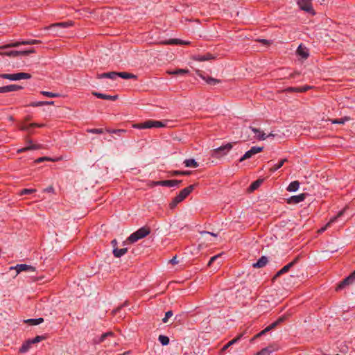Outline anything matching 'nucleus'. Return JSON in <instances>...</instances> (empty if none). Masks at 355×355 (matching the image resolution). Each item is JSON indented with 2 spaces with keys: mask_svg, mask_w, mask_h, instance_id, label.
Wrapping results in <instances>:
<instances>
[{
  "mask_svg": "<svg viewBox=\"0 0 355 355\" xmlns=\"http://www.w3.org/2000/svg\"><path fill=\"white\" fill-rule=\"evenodd\" d=\"M287 272H288L287 268H286L285 266H284L281 270H279L275 275V276L272 278V282H274L275 281V279L280 277L281 275L286 273Z\"/></svg>",
  "mask_w": 355,
  "mask_h": 355,
  "instance_id": "41",
  "label": "nucleus"
},
{
  "mask_svg": "<svg viewBox=\"0 0 355 355\" xmlns=\"http://www.w3.org/2000/svg\"><path fill=\"white\" fill-rule=\"evenodd\" d=\"M32 345L30 339L26 340L25 343H23L21 347L19 349V353H25L28 351V349L31 347V345Z\"/></svg>",
  "mask_w": 355,
  "mask_h": 355,
  "instance_id": "36",
  "label": "nucleus"
},
{
  "mask_svg": "<svg viewBox=\"0 0 355 355\" xmlns=\"http://www.w3.org/2000/svg\"><path fill=\"white\" fill-rule=\"evenodd\" d=\"M4 91L5 93L21 90L23 89L22 86L18 85H10L4 86Z\"/></svg>",
  "mask_w": 355,
  "mask_h": 355,
  "instance_id": "31",
  "label": "nucleus"
},
{
  "mask_svg": "<svg viewBox=\"0 0 355 355\" xmlns=\"http://www.w3.org/2000/svg\"><path fill=\"white\" fill-rule=\"evenodd\" d=\"M268 262V259L266 256L260 257L256 263L252 264V267L260 268L264 267Z\"/></svg>",
  "mask_w": 355,
  "mask_h": 355,
  "instance_id": "19",
  "label": "nucleus"
},
{
  "mask_svg": "<svg viewBox=\"0 0 355 355\" xmlns=\"http://www.w3.org/2000/svg\"><path fill=\"white\" fill-rule=\"evenodd\" d=\"M45 125L43 123H32L28 125H21L19 126V130L22 131H29V129L32 128H42Z\"/></svg>",
  "mask_w": 355,
  "mask_h": 355,
  "instance_id": "21",
  "label": "nucleus"
},
{
  "mask_svg": "<svg viewBox=\"0 0 355 355\" xmlns=\"http://www.w3.org/2000/svg\"><path fill=\"white\" fill-rule=\"evenodd\" d=\"M3 49H0V55H7L9 57L28 56L31 53H35L33 48L26 51H2Z\"/></svg>",
  "mask_w": 355,
  "mask_h": 355,
  "instance_id": "5",
  "label": "nucleus"
},
{
  "mask_svg": "<svg viewBox=\"0 0 355 355\" xmlns=\"http://www.w3.org/2000/svg\"><path fill=\"white\" fill-rule=\"evenodd\" d=\"M351 120V118L349 116H344L340 119H329L331 123L333 124H344L346 121H349Z\"/></svg>",
  "mask_w": 355,
  "mask_h": 355,
  "instance_id": "33",
  "label": "nucleus"
},
{
  "mask_svg": "<svg viewBox=\"0 0 355 355\" xmlns=\"http://www.w3.org/2000/svg\"><path fill=\"white\" fill-rule=\"evenodd\" d=\"M42 105H44V103H42V101L32 102L28 105V106H31V107H38V106H42Z\"/></svg>",
  "mask_w": 355,
  "mask_h": 355,
  "instance_id": "51",
  "label": "nucleus"
},
{
  "mask_svg": "<svg viewBox=\"0 0 355 355\" xmlns=\"http://www.w3.org/2000/svg\"><path fill=\"white\" fill-rule=\"evenodd\" d=\"M277 323L276 321H275L274 322H272V324H270V325H268L266 328H267V330L270 331L273 329H275L277 326Z\"/></svg>",
  "mask_w": 355,
  "mask_h": 355,
  "instance_id": "52",
  "label": "nucleus"
},
{
  "mask_svg": "<svg viewBox=\"0 0 355 355\" xmlns=\"http://www.w3.org/2000/svg\"><path fill=\"white\" fill-rule=\"evenodd\" d=\"M116 77H120L123 79H130V78L137 79V76L136 75L131 73L125 72V71L116 72Z\"/></svg>",
  "mask_w": 355,
  "mask_h": 355,
  "instance_id": "27",
  "label": "nucleus"
},
{
  "mask_svg": "<svg viewBox=\"0 0 355 355\" xmlns=\"http://www.w3.org/2000/svg\"><path fill=\"white\" fill-rule=\"evenodd\" d=\"M297 3L302 10L310 13L312 15H315V12L312 6L311 0H297Z\"/></svg>",
  "mask_w": 355,
  "mask_h": 355,
  "instance_id": "7",
  "label": "nucleus"
},
{
  "mask_svg": "<svg viewBox=\"0 0 355 355\" xmlns=\"http://www.w3.org/2000/svg\"><path fill=\"white\" fill-rule=\"evenodd\" d=\"M46 338V336H37L33 339H30L32 344L37 343L43 340H45Z\"/></svg>",
  "mask_w": 355,
  "mask_h": 355,
  "instance_id": "47",
  "label": "nucleus"
},
{
  "mask_svg": "<svg viewBox=\"0 0 355 355\" xmlns=\"http://www.w3.org/2000/svg\"><path fill=\"white\" fill-rule=\"evenodd\" d=\"M96 78L98 79L107 78H110V79L114 80V79H116V71H110V72H107V73H98L96 76Z\"/></svg>",
  "mask_w": 355,
  "mask_h": 355,
  "instance_id": "24",
  "label": "nucleus"
},
{
  "mask_svg": "<svg viewBox=\"0 0 355 355\" xmlns=\"http://www.w3.org/2000/svg\"><path fill=\"white\" fill-rule=\"evenodd\" d=\"M241 336H239L234 339H232V340H230V342H228L226 345H225L223 348L221 349V351H225L226 350L228 347H230L231 345H232L233 344L236 343L241 338Z\"/></svg>",
  "mask_w": 355,
  "mask_h": 355,
  "instance_id": "42",
  "label": "nucleus"
},
{
  "mask_svg": "<svg viewBox=\"0 0 355 355\" xmlns=\"http://www.w3.org/2000/svg\"><path fill=\"white\" fill-rule=\"evenodd\" d=\"M87 132L88 133H92V134H103L104 132V130L103 128H92V129H87Z\"/></svg>",
  "mask_w": 355,
  "mask_h": 355,
  "instance_id": "48",
  "label": "nucleus"
},
{
  "mask_svg": "<svg viewBox=\"0 0 355 355\" xmlns=\"http://www.w3.org/2000/svg\"><path fill=\"white\" fill-rule=\"evenodd\" d=\"M355 281V270L347 277L343 279L336 286V291H338L345 288L347 286L352 284Z\"/></svg>",
  "mask_w": 355,
  "mask_h": 355,
  "instance_id": "8",
  "label": "nucleus"
},
{
  "mask_svg": "<svg viewBox=\"0 0 355 355\" xmlns=\"http://www.w3.org/2000/svg\"><path fill=\"white\" fill-rule=\"evenodd\" d=\"M44 191L47 192H53L54 191V189L52 186H50L48 188H46Z\"/></svg>",
  "mask_w": 355,
  "mask_h": 355,
  "instance_id": "64",
  "label": "nucleus"
},
{
  "mask_svg": "<svg viewBox=\"0 0 355 355\" xmlns=\"http://www.w3.org/2000/svg\"><path fill=\"white\" fill-rule=\"evenodd\" d=\"M189 71L188 69H178L174 71H167V73L171 75H184L189 73Z\"/></svg>",
  "mask_w": 355,
  "mask_h": 355,
  "instance_id": "38",
  "label": "nucleus"
},
{
  "mask_svg": "<svg viewBox=\"0 0 355 355\" xmlns=\"http://www.w3.org/2000/svg\"><path fill=\"white\" fill-rule=\"evenodd\" d=\"M111 245L113 248V249H114V247H117V241L116 239H114L111 241Z\"/></svg>",
  "mask_w": 355,
  "mask_h": 355,
  "instance_id": "63",
  "label": "nucleus"
},
{
  "mask_svg": "<svg viewBox=\"0 0 355 355\" xmlns=\"http://www.w3.org/2000/svg\"><path fill=\"white\" fill-rule=\"evenodd\" d=\"M105 131L108 133L116 134L119 136H121L122 133H125L127 132L126 130L124 129H105Z\"/></svg>",
  "mask_w": 355,
  "mask_h": 355,
  "instance_id": "39",
  "label": "nucleus"
},
{
  "mask_svg": "<svg viewBox=\"0 0 355 355\" xmlns=\"http://www.w3.org/2000/svg\"><path fill=\"white\" fill-rule=\"evenodd\" d=\"M44 322V319L42 318H32V319H27L26 320H24V322L25 323H27L30 325H37V324H40V323L43 322Z\"/></svg>",
  "mask_w": 355,
  "mask_h": 355,
  "instance_id": "35",
  "label": "nucleus"
},
{
  "mask_svg": "<svg viewBox=\"0 0 355 355\" xmlns=\"http://www.w3.org/2000/svg\"><path fill=\"white\" fill-rule=\"evenodd\" d=\"M249 128L255 134V139L258 140H265L267 138L266 133L260 129L252 126H250Z\"/></svg>",
  "mask_w": 355,
  "mask_h": 355,
  "instance_id": "15",
  "label": "nucleus"
},
{
  "mask_svg": "<svg viewBox=\"0 0 355 355\" xmlns=\"http://www.w3.org/2000/svg\"><path fill=\"white\" fill-rule=\"evenodd\" d=\"M159 182H160V181H152V182H150V183L148 185L150 187L160 186V184H158Z\"/></svg>",
  "mask_w": 355,
  "mask_h": 355,
  "instance_id": "58",
  "label": "nucleus"
},
{
  "mask_svg": "<svg viewBox=\"0 0 355 355\" xmlns=\"http://www.w3.org/2000/svg\"><path fill=\"white\" fill-rule=\"evenodd\" d=\"M182 182V180H162L158 184H160V186L171 187L178 186L179 184H180Z\"/></svg>",
  "mask_w": 355,
  "mask_h": 355,
  "instance_id": "17",
  "label": "nucleus"
},
{
  "mask_svg": "<svg viewBox=\"0 0 355 355\" xmlns=\"http://www.w3.org/2000/svg\"><path fill=\"white\" fill-rule=\"evenodd\" d=\"M306 193H300L297 196H293L287 200L288 204H297L304 201L306 197Z\"/></svg>",
  "mask_w": 355,
  "mask_h": 355,
  "instance_id": "12",
  "label": "nucleus"
},
{
  "mask_svg": "<svg viewBox=\"0 0 355 355\" xmlns=\"http://www.w3.org/2000/svg\"><path fill=\"white\" fill-rule=\"evenodd\" d=\"M286 320V317L285 316H281L279 317L277 320V324L279 325V324H281L282 322H283L284 320Z\"/></svg>",
  "mask_w": 355,
  "mask_h": 355,
  "instance_id": "57",
  "label": "nucleus"
},
{
  "mask_svg": "<svg viewBox=\"0 0 355 355\" xmlns=\"http://www.w3.org/2000/svg\"><path fill=\"white\" fill-rule=\"evenodd\" d=\"M233 145L231 143H227L225 145L221 146L213 150L211 156L218 158L221 156L225 155L232 148Z\"/></svg>",
  "mask_w": 355,
  "mask_h": 355,
  "instance_id": "6",
  "label": "nucleus"
},
{
  "mask_svg": "<svg viewBox=\"0 0 355 355\" xmlns=\"http://www.w3.org/2000/svg\"><path fill=\"white\" fill-rule=\"evenodd\" d=\"M295 265L293 264V263L292 262H290L288 263L287 265L284 266L286 268H287L288 270L289 271V270L293 268Z\"/></svg>",
  "mask_w": 355,
  "mask_h": 355,
  "instance_id": "61",
  "label": "nucleus"
},
{
  "mask_svg": "<svg viewBox=\"0 0 355 355\" xmlns=\"http://www.w3.org/2000/svg\"><path fill=\"white\" fill-rule=\"evenodd\" d=\"M288 160L286 158H284L281 159L277 164H274L270 169V172L273 173L278 169H279L286 162H288Z\"/></svg>",
  "mask_w": 355,
  "mask_h": 355,
  "instance_id": "29",
  "label": "nucleus"
},
{
  "mask_svg": "<svg viewBox=\"0 0 355 355\" xmlns=\"http://www.w3.org/2000/svg\"><path fill=\"white\" fill-rule=\"evenodd\" d=\"M300 259V256H297L291 262L293 263L294 265H295Z\"/></svg>",
  "mask_w": 355,
  "mask_h": 355,
  "instance_id": "59",
  "label": "nucleus"
},
{
  "mask_svg": "<svg viewBox=\"0 0 355 355\" xmlns=\"http://www.w3.org/2000/svg\"><path fill=\"white\" fill-rule=\"evenodd\" d=\"M215 58L216 57L210 53H207L205 55H197L193 57V60L199 62L207 61Z\"/></svg>",
  "mask_w": 355,
  "mask_h": 355,
  "instance_id": "14",
  "label": "nucleus"
},
{
  "mask_svg": "<svg viewBox=\"0 0 355 355\" xmlns=\"http://www.w3.org/2000/svg\"><path fill=\"white\" fill-rule=\"evenodd\" d=\"M196 186H198V184H193L182 189L179 194L173 198L172 201L170 202V208L171 209H174L178 205V204L183 201L193 191Z\"/></svg>",
  "mask_w": 355,
  "mask_h": 355,
  "instance_id": "1",
  "label": "nucleus"
},
{
  "mask_svg": "<svg viewBox=\"0 0 355 355\" xmlns=\"http://www.w3.org/2000/svg\"><path fill=\"white\" fill-rule=\"evenodd\" d=\"M173 311H168L167 312H166L165 313V316L168 318H171L172 315H173Z\"/></svg>",
  "mask_w": 355,
  "mask_h": 355,
  "instance_id": "62",
  "label": "nucleus"
},
{
  "mask_svg": "<svg viewBox=\"0 0 355 355\" xmlns=\"http://www.w3.org/2000/svg\"><path fill=\"white\" fill-rule=\"evenodd\" d=\"M267 328L266 327L263 330L260 331L259 334L254 336V339L260 337L262 335H264L266 332H268Z\"/></svg>",
  "mask_w": 355,
  "mask_h": 355,
  "instance_id": "53",
  "label": "nucleus"
},
{
  "mask_svg": "<svg viewBox=\"0 0 355 355\" xmlns=\"http://www.w3.org/2000/svg\"><path fill=\"white\" fill-rule=\"evenodd\" d=\"M150 233V228L148 226H144L138 229L136 232L131 234L125 241H123V245H125L127 242L133 243L137 241L145 238Z\"/></svg>",
  "mask_w": 355,
  "mask_h": 355,
  "instance_id": "2",
  "label": "nucleus"
},
{
  "mask_svg": "<svg viewBox=\"0 0 355 355\" xmlns=\"http://www.w3.org/2000/svg\"><path fill=\"white\" fill-rule=\"evenodd\" d=\"M259 42L266 45H268L270 44V42L268 40H265V39H261L259 40Z\"/></svg>",
  "mask_w": 355,
  "mask_h": 355,
  "instance_id": "60",
  "label": "nucleus"
},
{
  "mask_svg": "<svg viewBox=\"0 0 355 355\" xmlns=\"http://www.w3.org/2000/svg\"><path fill=\"white\" fill-rule=\"evenodd\" d=\"M127 304H128V302L126 301L123 304H121V306H119L117 308L113 309L112 311V313L113 315H116L122 309V307L126 306Z\"/></svg>",
  "mask_w": 355,
  "mask_h": 355,
  "instance_id": "49",
  "label": "nucleus"
},
{
  "mask_svg": "<svg viewBox=\"0 0 355 355\" xmlns=\"http://www.w3.org/2000/svg\"><path fill=\"white\" fill-rule=\"evenodd\" d=\"M311 88V86L305 85L303 87H298V92H305Z\"/></svg>",
  "mask_w": 355,
  "mask_h": 355,
  "instance_id": "50",
  "label": "nucleus"
},
{
  "mask_svg": "<svg viewBox=\"0 0 355 355\" xmlns=\"http://www.w3.org/2000/svg\"><path fill=\"white\" fill-rule=\"evenodd\" d=\"M263 179H258L256 181L253 182L250 186L249 187V191H253L256 189H257L263 183Z\"/></svg>",
  "mask_w": 355,
  "mask_h": 355,
  "instance_id": "34",
  "label": "nucleus"
},
{
  "mask_svg": "<svg viewBox=\"0 0 355 355\" xmlns=\"http://www.w3.org/2000/svg\"><path fill=\"white\" fill-rule=\"evenodd\" d=\"M158 340L162 343V345L165 346L169 343V338L164 335H159Z\"/></svg>",
  "mask_w": 355,
  "mask_h": 355,
  "instance_id": "43",
  "label": "nucleus"
},
{
  "mask_svg": "<svg viewBox=\"0 0 355 355\" xmlns=\"http://www.w3.org/2000/svg\"><path fill=\"white\" fill-rule=\"evenodd\" d=\"M10 269H15L17 271V274H19L22 271L33 272L35 270V267L27 264H17L15 267H10Z\"/></svg>",
  "mask_w": 355,
  "mask_h": 355,
  "instance_id": "11",
  "label": "nucleus"
},
{
  "mask_svg": "<svg viewBox=\"0 0 355 355\" xmlns=\"http://www.w3.org/2000/svg\"><path fill=\"white\" fill-rule=\"evenodd\" d=\"M170 173L173 176L189 175L191 173V171H172L170 172Z\"/></svg>",
  "mask_w": 355,
  "mask_h": 355,
  "instance_id": "40",
  "label": "nucleus"
},
{
  "mask_svg": "<svg viewBox=\"0 0 355 355\" xmlns=\"http://www.w3.org/2000/svg\"><path fill=\"white\" fill-rule=\"evenodd\" d=\"M297 53L303 59L308 58L309 55L308 49L302 44L298 46Z\"/></svg>",
  "mask_w": 355,
  "mask_h": 355,
  "instance_id": "20",
  "label": "nucleus"
},
{
  "mask_svg": "<svg viewBox=\"0 0 355 355\" xmlns=\"http://www.w3.org/2000/svg\"><path fill=\"white\" fill-rule=\"evenodd\" d=\"M186 167L197 168L199 165L194 159H188L184 161Z\"/></svg>",
  "mask_w": 355,
  "mask_h": 355,
  "instance_id": "37",
  "label": "nucleus"
},
{
  "mask_svg": "<svg viewBox=\"0 0 355 355\" xmlns=\"http://www.w3.org/2000/svg\"><path fill=\"white\" fill-rule=\"evenodd\" d=\"M286 90L289 92H298V87H288Z\"/></svg>",
  "mask_w": 355,
  "mask_h": 355,
  "instance_id": "55",
  "label": "nucleus"
},
{
  "mask_svg": "<svg viewBox=\"0 0 355 355\" xmlns=\"http://www.w3.org/2000/svg\"><path fill=\"white\" fill-rule=\"evenodd\" d=\"M345 211V209H343V210L340 211L337 214V215H336L335 216L332 217L329 220V221L327 223V225L320 230V232H324V230H326L327 227H329L331 223L336 222L338 218L341 217L344 214Z\"/></svg>",
  "mask_w": 355,
  "mask_h": 355,
  "instance_id": "18",
  "label": "nucleus"
},
{
  "mask_svg": "<svg viewBox=\"0 0 355 355\" xmlns=\"http://www.w3.org/2000/svg\"><path fill=\"white\" fill-rule=\"evenodd\" d=\"M40 147H41V146L40 144H32L31 146H26V147H24V148L17 150V153H24L25 151L30 150H37V149H40Z\"/></svg>",
  "mask_w": 355,
  "mask_h": 355,
  "instance_id": "32",
  "label": "nucleus"
},
{
  "mask_svg": "<svg viewBox=\"0 0 355 355\" xmlns=\"http://www.w3.org/2000/svg\"><path fill=\"white\" fill-rule=\"evenodd\" d=\"M92 94L98 98L104 99V100L116 101L119 98L118 95L111 96V95H107V94H102V93L97 92H92Z\"/></svg>",
  "mask_w": 355,
  "mask_h": 355,
  "instance_id": "13",
  "label": "nucleus"
},
{
  "mask_svg": "<svg viewBox=\"0 0 355 355\" xmlns=\"http://www.w3.org/2000/svg\"><path fill=\"white\" fill-rule=\"evenodd\" d=\"M263 147L261 146H252L249 150H248L239 159V162H242L244 160L252 157L254 155L262 152Z\"/></svg>",
  "mask_w": 355,
  "mask_h": 355,
  "instance_id": "10",
  "label": "nucleus"
},
{
  "mask_svg": "<svg viewBox=\"0 0 355 355\" xmlns=\"http://www.w3.org/2000/svg\"><path fill=\"white\" fill-rule=\"evenodd\" d=\"M40 43H41V41L37 40H23L21 42H12V43L6 44V45L1 46H0V49L17 47L21 44L32 45V44H40Z\"/></svg>",
  "mask_w": 355,
  "mask_h": 355,
  "instance_id": "9",
  "label": "nucleus"
},
{
  "mask_svg": "<svg viewBox=\"0 0 355 355\" xmlns=\"http://www.w3.org/2000/svg\"><path fill=\"white\" fill-rule=\"evenodd\" d=\"M62 159V157H56V158H51V157H46L45 156V157H39L38 159H35L34 161V163L35 164H39V163L43 162L44 161L58 162V161H60Z\"/></svg>",
  "mask_w": 355,
  "mask_h": 355,
  "instance_id": "25",
  "label": "nucleus"
},
{
  "mask_svg": "<svg viewBox=\"0 0 355 355\" xmlns=\"http://www.w3.org/2000/svg\"><path fill=\"white\" fill-rule=\"evenodd\" d=\"M165 124L159 121L148 120L143 123H135L132 125L134 128L137 129H146L152 128H162L164 127Z\"/></svg>",
  "mask_w": 355,
  "mask_h": 355,
  "instance_id": "3",
  "label": "nucleus"
},
{
  "mask_svg": "<svg viewBox=\"0 0 355 355\" xmlns=\"http://www.w3.org/2000/svg\"><path fill=\"white\" fill-rule=\"evenodd\" d=\"M127 252H128L127 248H123L119 249L117 247H114V249H113V251H112L113 255L116 258H119V257H122Z\"/></svg>",
  "mask_w": 355,
  "mask_h": 355,
  "instance_id": "26",
  "label": "nucleus"
},
{
  "mask_svg": "<svg viewBox=\"0 0 355 355\" xmlns=\"http://www.w3.org/2000/svg\"><path fill=\"white\" fill-rule=\"evenodd\" d=\"M114 336V333L112 331H107L106 333H104L101 336L98 343H103L105 340L106 338H107L108 336Z\"/></svg>",
  "mask_w": 355,
  "mask_h": 355,
  "instance_id": "45",
  "label": "nucleus"
},
{
  "mask_svg": "<svg viewBox=\"0 0 355 355\" xmlns=\"http://www.w3.org/2000/svg\"><path fill=\"white\" fill-rule=\"evenodd\" d=\"M32 76L31 73L19 72L17 73H0V78L8 79L10 80H18L21 79H30Z\"/></svg>",
  "mask_w": 355,
  "mask_h": 355,
  "instance_id": "4",
  "label": "nucleus"
},
{
  "mask_svg": "<svg viewBox=\"0 0 355 355\" xmlns=\"http://www.w3.org/2000/svg\"><path fill=\"white\" fill-rule=\"evenodd\" d=\"M73 25V22L72 21H65V22H59L55 23L50 25L49 26L46 27V29H53L55 28H66L69 26H71Z\"/></svg>",
  "mask_w": 355,
  "mask_h": 355,
  "instance_id": "16",
  "label": "nucleus"
},
{
  "mask_svg": "<svg viewBox=\"0 0 355 355\" xmlns=\"http://www.w3.org/2000/svg\"><path fill=\"white\" fill-rule=\"evenodd\" d=\"M198 73L199 76L200 78H202L204 80H205L206 83L209 85H215L221 82V80L220 79L214 78L212 77H205V76H202V74L200 73L199 72Z\"/></svg>",
  "mask_w": 355,
  "mask_h": 355,
  "instance_id": "22",
  "label": "nucleus"
},
{
  "mask_svg": "<svg viewBox=\"0 0 355 355\" xmlns=\"http://www.w3.org/2000/svg\"><path fill=\"white\" fill-rule=\"evenodd\" d=\"M219 257H220V255H216V256L212 257L210 259V260L209 261V262H208V266H211V263H212L215 260H216V259H217L218 258H219Z\"/></svg>",
  "mask_w": 355,
  "mask_h": 355,
  "instance_id": "54",
  "label": "nucleus"
},
{
  "mask_svg": "<svg viewBox=\"0 0 355 355\" xmlns=\"http://www.w3.org/2000/svg\"><path fill=\"white\" fill-rule=\"evenodd\" d=\"M35 192H36V189H23L20 191L19 195L20 196L30 195V194L34 193Z\"/></svg>",
  "mask_w": 355,
  "mask_h": 355,
  "instance_id": "46",
  "label": "nucleus"
},
{
  "mask_svg": "<svg viewBox=\"0 0 355 355\" xmlns=\"http://www.w3.org/2000/svg\"><path fill=\"white\" fill-rule=\"evenodd\" d=\"M40 93L43 96H47V97H51V98H55V97H60V96H61V94H60L59 93H53V92H46V91H42Z\"/></svg>",
  "mask_w": 355,
  "mask_h": 355,
  "instance_id": "44",
  "label": "nucleus"
},
{
  "mask_svg": "<svg viewBox=\"0 0 355 355\" xmlns=\"http://www.w3.org/2000/svg\"><path fill=\"white\" fill-rule=\"evenodd\" d=\"M277 348L273 345H269L263 348L261 350L257 353V355H270L272 352L275 351Z\"/></svg>",
  "mask_w": 355,
  "mask_h": 355,
  "instance_id": "23",
  "label": "nucleus"
},
{
  "mask_svg": "<svg viewBox=\"0 0 355 355\" xmlns=\"http://www.w3.org/2000/svg\"><path fill=\"white\" fill-rule=\"evenodd\" d=\"M161 44L164 45H172V44H183V40L180 39H170L168 40H164L159 42Z\"/></svg>",
  "mask_w": 355,
  "mask_h": 355,
  "instance_id": "28",
  "label": "nucleus"
},
{
  "mask_svg": "<svg viewBox=\"0 0 355 355\" xmlns=\"http://www.w3.org/2000/svg\"><path fill=\"white\" fill-rule=\"evenodd\" d=\"M169 263H171L172 265H175V264H177L178 263V260H177V256H174L170 261H169Z\"/></svg>",
  "mask_w": 355,
  "mask_h": 355,
  "instance_id": "56",
  "label": "nucleus"
},
{
  "mask_svg": "<svg viewBox=\"0 0 355 355\" xmlns=\"http://www.w3.org/2000/svg\"><path fill=\"white\" fill-rule=\"evenodd\" d=\"M300 187V182L297 180L291 182L287 187V191L290 192H295L298 190Z\"/></svg>",
  "mask_w": 355,
  "mask_h": 355,
  "instance_id": "30",
  "label": "nucleus"
}]
</instances>
